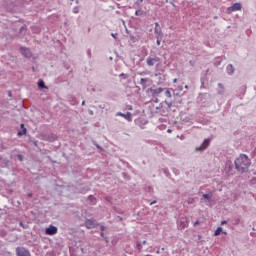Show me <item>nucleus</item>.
Returning a JSON list of instances; mask_svg holds the SVG:
<instances>
[{
  "instance_id": "nucleus-36",
  "label": "nucleus",
  "mask_w": 256,
  "mask_h": 256,
  "mask_svg": "<svg viewBox=\"0 0 256 256\" xmlns=\"http://www.w3.org/2000/svg\"><path fill=\"white\" fill-rule=\"evenodd\" d=\"M185 89H189V86H188V85H186V86H185Z\"/></svg>"
},
{
  "instance_id": "nucleus-31",
  "label": "nucleus",
  "mask_w": 256,
  "mask_h": 256,
  "mask_svg": "<svg viewBox=\"0 0 256 256\" xmlns=\"http://www.w3.org/2000/svg\"><path fill=\"white\" fill-rule=\"evenodd\" d=\"M157 45H161V40H157Z\"/></svg>"
},
{
  "instance_id": "nucleus-38",
  "label": "nucleus",
  "mask_w": 256,
  "mask_h": 256,
  "mask_svg": "<svg viewBox=\"0 0 256 256\" xmlns=\"http://www.w3.org/2000/svg\"><path fill=\"white\" fill-rule=\"evenodd\" d=\"M82 105H85V101L82 102Z\"/></svg>"
},
{
  "instance_id": "nucleus-4",
  "label": "nucleus",
  "mask_w": 256,
  "mask_h": 256,
  "mask_svg": "<svg viewBox=\"0 0 256 256\" xmlns=\"http://www.w3.org/2000/svg\"><path fill=\"white\" fill-rule=\"evenodd\" d=\"M16 255L17 256H31V253H29V251L26 250L25 248L17 247Z\"/></svg>"
},
{
  "instance_id": "nucleus-27",
  "label": "nucleus",
  "mask_w": 256,
  "mask_h": 256,
  "mask_svg": "<svg viewBox=\"0 0 256 256\" xmlns=\"http://www.w3.org/2000/svg\"><path fill=\"white\" fill-rule=\"evenodd\" d=\"M8 97H13V93H11V91H8Z\"/></svg>"
},
{
  "instance_id": "nucleus-23",
  "label": "nucleus",
  "mask_w": 256,
  "mask_h": 256,
  "mask_svg": "<svg viewBox=\"0 0 256 256\" xmlns=\"http://www.w3.org/2000/svg\"><path fill=\"white\" fill-rule=\"evenodd\" d=\"M142 14H143V12L141 10H136V12H135V15H137V16L142 15Z\"/></svg>"
},
{
  "instance_id": "nucleus-26",
  "label": "nucleus",
  "mask_w": 256,
  "mask_h": 256,
  "mask_svg": "<svg viewBox=\"0 0 256 256\" xmlns=\"http://www.w3.org/2000/svg\"><path fill=\"white\" fill-rule=\"evenodd\" d=\"M4 163H5V165H9V160L7 158L4 159Z\"/></svg>"
},
{
  "instance_id": "nucleus-29",
  "label": "nucleus",
  "mask_w": 256,
  "mask_h": 256,
  "mask_svg": "<svg viewBox=\"0 0 256 256\" xmlns=\"http://www.w3.org/2000/svg\"><path fill=\"white\" fill-rule=\"evenodd\" d=\"M196 225H200V222H199V221H196V222L194 223V227H196Z\"/></svg>"
},
{
  "instance_id": "nucleus-7",
  "label": "nucleus",
  "mask_w": 256,
  "mask_h": 256,
  "mask_svg": "<svg viewBox=\"0 0 256 256\" xmlns=\"http://www.w3.org/2000/svg\"><path fill=\"white\" fill-rule=\"evenodd\" d=\"M211 139H205L200 147L196 148V151H205L209 147Z\"/></svg>"
},
{
  "instance_id": "nucleus-12",
  "label": "nucleus",
  "mask_w": 256,
  "mask_h": 256,
  "mask_svg": "<svg viewBox=\"0 0 256 256\" xmlns=\"http://www.w3.org/2000/svg\"><path fill=\"white\" fill-rule=\"evenodd\" d=\"M23 135H27V128H25V124L20 125V130L17 132L18 137H23Z\"/></svg>"
},
{
  "instance_id": "nucleus-1",
  "label": "nucleus",
  "mask_w": 256,
  "mask_h": 256,
  "mask_svg": "<svg viewBox=\"0 0 256 256\" xmlns=\"http://www.w3.org/2000/svg\"><path fill=\"white\" fill-rule=\"evenodd\" d=\"M250 166H251V160L245 154L240 155L235 160V167H236L237 171H239L240 173H246V171L249 170Z\"/></svg>"
},
{
  "instance_id": "nucleus-5",
  "label": "nucleus",
  "mask_w": 256,
  "mask_h": 256,
  "mask_svg": "<svg viewBox=\"0 0 256 256\" xmlns=\"http://www.w3.org/2000/svg\"><path fill=\"white\" fill-rule=\"evenodd\" d=\"M186 227H189V220L186 217H182L179 221L178 228L186 229Z\"/></svg>"
},
{
  "instance_id": "nucleus-41",
  "label": "nucleus",
  "mask_w": 256,
  "mask_h": 256,
  "mask_svg": "<svg viewBox=\"0 0 256 256\" xmlns=\"http://www.w3.org/2000/svg\"><path fill=\"white\" fill-rule=\"evenodd\" d=\"M2 157L0 156V161H1Z\"/></svg>"
},
{
  "instance_id": "nucleus-16",
  "label": "nucleus",
  "mask_w": 256,
  "mask_h": 256,
  "mask_svg": "<svg viewBox=\"0 0 256 256\" xmlns=\"http://www.w3.org/2000/svg\"><path fill=\"white\" fill-rule=\"evenodd\" d=\"M203 199H206L207 201H211L213 199V193L210 194H203Z\"/></svg>"
},
{
  "instance_id": "nucleus-40",
  "label": "nucleus",
  "mask_w": 256,
  "mask_h": 256,
  "mask_svg": "<svg viewBox=\"0 0 256 256\" xmlns=\"http://www.w3.org/2000/svg\"><path fill=\"white\" fill-rule=\"evenodd\" d=\"M20 225H23V222H20Z\"/></svg>"
},
{
  "instance_id": "nucleus-28",
  "label": "nucleus",
  "mask_w": 256,
  "mask_h": 256,
  "mask_svg": "<svg viewBox=\"0 0 256 256\" xmlns=\"http://www.w3.org/2000/svg\"><path fill=\"white\" fill-rule=\"evenodd\" d=\"M221 225H227V221H225V220L222 221V222H221Z\"/></svg>"
},
{
  "instance_id": "nucleus-20",
  "label": "nucleus",
  "mask_w": 256,
  "mask_h": 256,
  "mask_svg": "<svg viewBox=\"0 0 256 256\" xmlns=\"http://www.w3.org/2000/svg\"><path fill=\"white\" fill-rule=\"evenodd\" d=\"M25 29H26L25 25L20 27V29H19L20 35H23L25 33Z\"/></svg>"
},
{
  "instance_id": "nucleus-35",
  "label": "nucleus",
  "mask_w": 256,
  "mask_h": 256,
  "mask_svg": "<svg viewBox=\"0 0 256 256\" xmlns=\"http://www.w3.org/2000/svg\"><path fill=\"white\" fill-rule=\"evenodd\" d=\"M173 83H177V78H175V79L173 80Z\"/></svg>"
},
{
  "instance_id": "nucleus-10",
  "label": "nucleus",
  "mask_w": 256,
  "mask_h": 256,
  "mask_svg": "<svg viewBox=\"0 0 256 256\" xmlns=\"http://www.w3.org/2000/svg\"><path fill=\"white\" fill-rule=\"evenodd\" d=\"M44 141H50V143H53V141H57V135L56 134H47L43 136Z\"/></svg>"
},
{
  "instance_id": "nucleus-9",
  "label": "nucleus",
  "mask_w": 256,
  "mask_h": 256,
  "mask_svg": "<svg viewBox=\"0 0 256 256\" xmlns=\"http://www.w3.org/2000/svg\"><path fill=\"white\" fill-rule=\"evenodd\" d=\"M118 117H123L126 119V121H132L133 120V114L131 112H127L126 114H123L122 112L116 113Z\"/></svg>"
},
{
  "instance_id": "nucleus-6",
  "label": "nucleus",
  "mask_w": 256,
  "mask_h": 256,
  "mask_svg": "<svg viewBox=\"0 0 256 256\" xmlns=\"http://www.w3.org/2000/svg\"><path fill=\"white\" fill-rule=\"evenodd\" d=\"M241 3H235L231 7L227 8V13H233V11H241Z\"/></svg>"
},
{
  "instance_id": "nucleus-17",
  "label": "nucleus",
  "mask_w": 256,
  "mask_h": 256,
  "mask_svg": "<svg viewBox=\"0 0 256 256\" xmlns=\"http://www.w3.org/2000/svg\"><path fill=\"white\" fill-rule=\"evenodd\" d=\"M38 87L39 89H47V86H45V82L43 80H39Z\"/></svg>"
},
{
  "instance_id": "nucleus-37",
  "label": "nucleus",
  "mask_w": 256,
  "mask_h": 256,
  "mask_svg": "<svg viewBox=\"0 0 256 256\" xmlns=\"http://www.w3.org/2000/svg\"><path fill=\"white\" fill-rule=\"evenodd\" d=\"M96 147H97L98 149H101V147H99V145H96Z\"/></svg>"
},
{
  "instance_id": "nucleus-42",
  "label": "nucleus",
  "mask_w": 256,
  "mask_h": 256,
  "mask_svg": "<svg viewBox=\"0 0 256 256\" xmlns=\"http://www.w3.org/2000/svg\"><path fill=\"white\" fill-rule=\"evenodd\" d=\"M101 236L103 237V233H101Z\"/></svg>"
},
{
  "instance_id": "nucleus-8",
  "label": "nucleus",
  "mask_w": 256,
  "mask_h": 256,
  "mask_svg": "<svg viewBox=\"0 0 256 256\" xmlns=\"http://www.w3.org/2000/svg\"><path fill=\"white\" fill-rule=\"evenodd\" d=\"M85 225L87 229H95V227L98 224H97V221H95L94 219H88L86 220Z\"/></svg>"
},
{
  "instance_id": "nucleus-14",
  "label": "nucleus",
  "mask_w": 256,
  "mask_h": 256,
  "mask_svg": "<svg viewBox=\"0 0 256 256\" xmlns=\"http://www.w3.org/2000/svg\"><path fill=\"white\" fill-rule=\"evenodd\" d=\"M88 201H89L90 205H95V203H97V199L93 195H90L88 197Z\"/></svg>"
},
{
  "instance_id": "nucleus-18",
  "label": "nucleus",
  "mask_w": 256,
  "mask_h": 256,
  "mask_svg": "<svg viewBox=\"0 0 256 256\" xmlns=\"http://www.w3.org/2000/svg\"><path fill=\"white\" fill-rule=\"evenodd\" d=\"M223 233V228L218 227L214 233L215 237H218V235H221Z\"/></svg>"
},
{
  "instance_id": "nucleus-34",
  "label": "nucleus",
  "mask_w": 256,
  "mask_h": 256,
  "mask_svg": "<svg viewBox=\"0 0 256 256\" xmlns=\"http://www.w3.org/2000/svg\"><path fill=\"white\" fill-rule=\"evenodd\" d=\"M142 243H143V245H147V241L146 240H144Z\"/></svg>"
},
{
  "instance_id": "nucleus-21",
  "label": "nucleus",
  "mask_w": 256,
  "mask_h": 256,
  "mask_svg": "<svg viewBox=\"0 0 256 256\" xmlns=\"http://www.w3.org/2000/svg\"><path fill=\"white\" fill-rule=\"evenodd\" d=\"M165 105H167L168 109H171V107H173V102L165 101Z\"/></svg>"
},
{
  "instance_id": "nucleus-2",
  "label": "nucleus",
  "mask_w": 256,
  "mask_h": 256,
  "mask_svg": "<svg viewBox=\"0 0 256 256\" xmlns=\"http://www.w3.org/2000/svg\"><path fill=\"white\" fill-rule=\"evenodd\" d=\"M161 61V59L157 56L154 57H148L146 59V63L148 65V67H153L155 65V63H159Z\"/></svg>"
},
{
  "instance_id": "nucleus-39",
  "label": "nucleus",
  "mask_w": 256,
  "mask_h": 256,
  "mask_svg": "<svg viewBox=\"0 0 256 256\" xmlns=\"http://www.w3.org/2000/svg\"><path fill=\"white\" fill-rule=\"evenodd\" d=\"M112 37H114V38H115V34H112Z\"/></svg>"
},
{
  "instance_id": "nucleus-11",
  "label": "nucleus",
  "mask_w": 256,
  "mask_h": 256,
  "mask_svg": "<svg viewBox=\"0 0 256 256\" xmlns=\"http://www.w3.org/2000/svg\"><path fill=\"white\" fill-rule=\"evenodd\" d=\"M45 233H46V235H56L57 227L49 226L48 228H46Z\"/></svg>"
},
{
  "instance_id": "nucleus-15",
  "label": "nucleus",
  "mask_w": 256,
  "mask_h": 256,
  "mask_svg": "<svg viewBox=\"0 0 256 256\" xmlns=\"http://www.w3.org/2000/svg\"><path fill=\"white\" fill-rule=\"evenodd\" d=\"M147 83H149V78H141L140 84H141L143 87H147Z\"/></svg>"
},
{
  "instance_id": "nucleus-30",
  "label": "nucleus",
  "mask_w": 256,
  "mask_h": 256,
  "mask_svg": "<svg viewBox=\"0 0 256 256\" xmlns=\"http://www.w3.org/2000/svg\"><path fill=\"white\" fill-rule=\"evenodd\" d=\"M101 231H105V226H100Z\"/></svg>"
},
{
  "instance_id": "nucleus-13",
  "label": "nucleus",
  "mask_w": 256,
  "mask_h": 256,
  "mask_svg": "<svg viewBox=\"0 0 256 256\" xmlns=\"http://www.w3.org/2000/svg\"><path fill=\"white\" fill-rule=\"evenodd\" d=\"M151 93H152L153 95H159V94L163 93V88H156V89H153V90H151Z\"/></svg>"
},
{
  "instance_id": "nucleus-22",
  "label": "nucleus",
  "mask_w": 256,
  "mask_h": 256,
  "mask_svg": "<svg viewBox=\"0 0 256 256\" xmlns=\"http://www.w3.org/2000/svg\"><path fill=\"white\" fill-rule=\"evenodd\" d=\"M165 96L168 97V99H171V91L167 90Z\"/></svg>"
},
{
  "instance_id": "nucleus-32",
  "label": "nucleus",
  "mask_w": 256,
  "mask_h": 256,
  "mask_svg": "<svg viewBox=\"0 0 256 256\" xmlns=\"http://www.w3.org/2000/svg\"><path fill=\"white\" fill-rule=\"evenodd\" d=\"M218 87H220L221 89H223V84H218Z\"/></svg>"
},
{
  "instance_id": "nucleus-19",
  "label": "nucleus",
  "mask_w": 256,
  "mask_h": 256,
  "mask_svg": "<svg viewBox=\"0 0 256 256\" xmlns=\"http://www.w3.org/2000/svg\"><path fill=\"white\" fill-rule=\"evenodd\" d=\"M227 71H228V73H230V74H232L235 70L233 69V65H228V67H227Z\"/></svg>"
},
{
  "instance_id": "nucleus-25",
  "label": "nucleus",
  "mask_w": 256,
  "mask_h": 256,
  "mask_svg": "<svg viewBox=\"0 0 256 256\" xmlns=\"http://www.w3.org/2000/svg\"><path fill=\"white\" fill-rule=\"evenodd\" d=\"M136 247H137V249L140 250V251H141V249L143 248V247L141 246V243H137Z\"/></svg>"
},
{
  "instance_id": "nucleus-33",
  "label": "nucleus",
  "mask_w": 256,
  "mask_h": 256,
  "mask_svg": "<svg viewBox=\"0 0 256 256\" xmlns=\"http://www.w3.org/2000/svg\"><path fill=\"white\" fill-rule=\"evenodd\" d=\"M155 203H157V201L151 202L150 205H155Z\"/></svg>"
},
{
  "instance_id": "nucleus-3",
  "label": "nucleus",
  "mask_w": 256,
  "mask_h": 256,
  "mask_svg": "<svg viewBox=\"0 0 256 256\" xmlns=\"http://www.w3.org/2000/svg\"><path fill=\"white\" fill-rule=\"evenodd\" d=\"M21 54L23 55V57H25L26 59H31V57H33V53L31 52V50L29 48H20Z\"/></svg>"
},
{
  "instance_id": "nucleus-24",
  "label": "nucleus",
  "mask_w": 256,
  "mask_h": 256,
  "mask_svg": "<svg viewBox=\"0 0 256 256\" xmlns=\"http://www.w3.org/2000/svg\"><path fill=\"white\" fill-rule=\"evenodd\" d=\"M17 159H19V161H23V155L18 154V155H17Z\"/></svg>"
}]
</instances>
